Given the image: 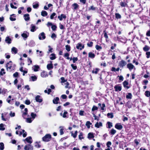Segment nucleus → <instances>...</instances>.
<instances>
[{
    "label": "nucleus",
    "mask_w": 150,
    "mask_h": 150,
    "mask_svg": "<svg viewBox=\"0 0 150 150\" xmlns=\"http://www.w3.org/2000/svg\"><path fill=\"white\" fill-rule=\"evenodd\" d=\"M15 66V65L13 64L11 61H10L6 65V70L8 71H11L14 69Z\"/></svg>",
    "instance_id": "nucleus-1"
},
{
    "label": "nucleus",
    "mask_w": 150,
    "mask_h": 150,
    "mask_svg": "<svg viewBox=\"0 0 150 150\" xmlns=\"http://www.w3.org/2000/svg\"><path fill=\"white\" fill-rule=\"evenodd\" d=\"M51 135L50 134H47L42 138V140L43 141L48 142L51 139Z\"/></svg>",
    "instance_id": "nucleus-2"
},
{
    "label": "nucleus",
    "mask_w": 150,
    "mask_h": 150,
    "mask_svg": "<svg viewBox=\"0 0 150 150\" xmlns=\"http://www.w3.org/2000/svg\"><path fill=\"white\" fill-rule=\"evenodd\" d=\"M126 62L125 61L122 60L119 62L118 66L120 68H123V67L126 65Z\"/></svg>",
    "instance_id": "nucleus-3"
},
{
    "label": "nucleus",
    "mask_w": 150,
    "mask_h": 150,
    "mask_svg": "<svg viewBox=\"0 0 150 150\" xmlns=\"http://www.w3.org/2000/svg\"><path fill=\"white\" fill-rule=\"evenodd\" d=\"M25 143L26 144V141L28 143L31 144L32 142V138L31 137H27L25 139L23 140Z\"/></svg>",
    "instance_id": "nucleus-4"
},
{
    "label": "nucleus",
    "mask_w": 150,
    "mask_h": 150,
    "mask_svg": "<svg viewBox=\"0 0 150 150\" xmlns=\"http://www.w3.org/2000/svg\"><path fill=\"white\" fill-rule=\"evenodd\" d=\"M24 149L25 150H33V147L30 144L26 145L24 147Z\"/></svg>",
    "instance_id": "nucleus-5"
},
{
    "label": "nucleus",
    "mask_w": 150,
    "mask_h": 150,
    "mask_svg": "<svg viewBox=\"0 0 150 150\" xmlns=\"http://www.w3.org/2000/svg\"><path fill=\"white\" fill-rule=\"evenodd\" d=\"M39 39L40 40H44L45 38V35L44 32H42L39 35Z\"/></svg>",
    "instance_id": "nucleus-6"
},
{
    "label": "nucleus",
    "mask_w": 150,
    "mask_h": 150,
    "mask_svg": "<svg viewBox=\"0 0 150 150\" xmlns=\"http://www.w3.org/2000/svg\"><path fill=\"white\" fill-rule=\"evenodd\" d=\"M76 48L78 49H80V50H82L84 48V45H82L81 43H78L76 46Z\"/></svg>",
    "instance_id": "nucleus-7"
},
{
    "label": "nucleus",
    "mask_w": 150,
    "mask_h": 150,
    "mask_svg": "<svg viewBox=\"0 0 150 150\" xmlns=\"http://www.w3.org/2000/svg\"><path fill=\"white\" fill-rule=\"evenodd\" d=\"M115 127L118 130H120L123 128V127L120 123H117L115 125Z\"/></svg>",
    "instance_id": "nucleus-8"
},
{
    "label": "nucleus",
    "mask_w": 150,
    "mask_h": 150,
    "mask_svg": "<svg viewBox=\"0 0 150 150\" xmlns=\"http://www.w3.org/2000/svg\"><path fill=\"white\" fill-rule=\"evenodd\" d=\"M127 68H128L130 71H131L134 68L135 69V67L134 65L131 63H129L127 64Z\"/></svg>",
    "instance_id": "nucleus-9"
},
{
    "label": "nucleus",
    "mask_w": 150,
    "mask_h": 150,
    "mask_svg": "<svg viewBox=\"0 0 150 150\" xmlns=\"http://www.w3.org/2000/svg\"><path fill=\"white\" fill-rule=\"evenodd\" d=\"M36 101L40 103L42 101V99L41 96L39 95H37L35 98Z\"/></svg>",
    "instance_id": "nucleus-10"
},
{
    "label": "nucleus",
    "mask_w": 150,
    "mask_h": 150,
    "mask_svg": "<svg viewBox=\"0 0 150 150\" xmlns=\"http://www.w3.org/2000/svg\"><path fill=\"white\" fill-rule=\"evenodd\" d=\"M40 76L42 78H46L48 76V75L47 72L43 71L41 73Z\"/></svg>",
    "instance_id": "nucleus-11"
},
{
    "label": "nucleus",
    "mask_w": 150,
    "mask_h": 150,
    "mask_svg": "<svg viewBox=\"0 0 150 150\" xmlns=\"http://www.w3.org/2000/svg\"><path fill=\"white\" fill-rule=\"evenodd\" d=\"M115 91H120L122 90L121 87L118 85H116L114 87Z\"/></svg>",
    "instance_id": "nucleus-12"
},
{
    "label": "nucleus",
    "mask_w": 150,
    "mask_h": 150,
    "mask_svg": "<svg viewBox=\"0 0 150 150\" xmlns=\"http://www.w3.org/2000/svg\"><path fill=\"white\" fill-rule=\"evenodd\" d=\"M50 62L51 63L48 64L47 66V68L48 70H50L51 69H52L53 67V65L52 64V62L51 61Z\"/></svg>",
    "instance_id": "nucleus-13"
},
{
    "label": "nucleus",
    "mask_w": 150,
    "mask_h": 150,
    "mask_svg": "<svg viewBox=\"0 0 150 150\" xmlns=\"http://www.w3.org/2000/svg\"><path fill=\"white\" fill-rule=\"evenodd\" d=\"M5 41L6 43L8 44H10L11 43V40L9 36H7L6 37Z\"/></svg>",
    "instance_id": "nucleus-14"
},
{
    "label": "nucleus",
    "mask_w": 150,
    "mask_h": 150,
    "mask_svg": "<svg viewBox=\"0 0 150 150\" xmlns=\"http://www.w3.org/2000/svg\"><path fill=\"white\" fill-rule=\"evenodd\" d=\"M58 18L60 21H62L63 18L65 19L66 18V16L65 15L61 14L60 16H58Z\"/></svg>",
    "instance_id": "nucleus-15"
},
{
    "label": "nucleus",
    "mask_w": 150,
    "mask_h": 150,
    "mask_svg": "<svg viewBox=\"0 0 150 150\" xmlns=\"http://www.w3.org/2000/svg\"><path fill=\"white\" fill-rule=\"evenodd\" d=\"M59 100V98L58 97L55 98L53 100V103L55 104H57Z\"/></svg>",
    "instance_id": "nucleus-16"
},
{
    "label": "nucleus",
    "mask_w": 150,
    "mask_h": 150,
    "mask_svg": "<svg viewBox=\"0 0 150 150\" xmlns=\"http://www.w3.org/2000/svg\"><path fill=\"white\" fill-rule=\"evenodd\" d=\"M24 19L25 21H28L29 20V15L28 14H25L24 16Z\"/></svg>",
    "instance_id": "nucleus-17"
},
{
    "label": "nucleus",
    "mask_w": 150,
    "mask_h": 150,
    "mask_svg": "<svg viewBox=\"0 0 150 150\" xmlns=\"http://www.w3.org/2000/svg\"><path fill=\"white\" fill-rule=\"evenodd\" d=\"M10 20L11 21H13L16 20L15 16L14 14H13L11 15L10 17Z\"/></svg>",
    "instance_id": "nucleus-18"
},
{
    "label": "nucleus",
    "mask_w": 150,
    "mask_h": 150,
    "mask_svg": "<svg viewBox=\"0 0 150 150\" xmlns=\"http://www.w3.org/2000/svg\"><path fill=\"white\" fill-rule=\"evenodd\" d=\"M36 27L33 24L31 25L30 31L32 32H34L36 30Z\"/></svg>",
    "instance_id": "nucleus-19"
},
{
    "label": "nucleus",
    "mask_w": 150,
    "mask_h": 150,
    "mask_svg": "<svg viewBox=\"0 0 150 150\" xmlns=\"http://www.w3.org/2000/svg\"><path fill=\"white\" fill-rule=\"evenodd\" d=\"M95 127L97 128H99L100 127L102 126V124L101 122H97L95 125Z\"/></svg>",
    "instance_id": "nucleus-20"
},
{
    "label": "nucleus",
    "mask_w": 150,
    "mask_h": 150,
    "mask_svg": "<svg viewBox=\"0 0 150 150\" xmlns=\"http://www.w3.org/2000/svg\"><path fill=\"white\" fill-rule=\"evenodd\" d=\"M11 52L13 53L16 54L17 52V49L14 47H13L11 49Z\"/></svg>",
    "instance_id": "nucleus-21"
},
{
    "label": "nucleus",
    "mask_w": 150,
    "mask_h": 150,
    "mask_svg": "<svg viewBox=\"0 0 150 150\" xmlns=\"http://www.w3.org/2000/svg\"><path fill=\"white\" fill-rule=\"evenodd\" d=\"M98 105L100 107L101 110H105L104 108L105 107V104L103 103L101 105V103H99L98 104Z\"/></svg>",
    "instance_id": "nucleus-22"
},
{
    "label": "nucleus",
    "mask_w": 150,
    "mask_h": 150,
    "mask_svg": "<svg viewBox=\"0 0 150 150\" xmlns=\"http://www.w3.org/2000/svg\"><path fill=\"white\" fill-rule=\"evenodd\" d=\"M88 57L91 58H93L95 57V55L93 53H92L91 52H89Z\"/></svg>",
    "instance_id": "nucleus-23"
},
{
    "label": "nucleus",
    "mask_w": 150,
    "mask_h": 150,
    "mask_svg": "<svg viewBox=\"0 0 150 150\" xmlns=\"http://www.w3.org/2000/svg\"><path fill=\"white\" fill-rule=\"evenodd\" d=\"M29 34L28 33H24L22 34L21 36L24 38H26L29 36Z\"/></svg>",
    "instance_id": "nucleus-24"
},
{
    "label": "nucleus",
    "mask_w": 150,
    "mask_h": 150,
    "mask_svg": "<svg viewBox=\"0 0 150 150\" xmlns=\"http://www.w3.org/2000/svg\"><path fill=\"white\" fill-rule=\"evenodd\" d=\"M48 14L47 12L45 11H42L41 12V15L43 17H45L47 16Z\"/></svg>",
    "instance_id": "nucleus-25"
},
{
    "label": "nucleus",
    "mask_w": 150,
    "mask_h": 150,
    "mask_svg": "<svg viewBox=\"0 0 150 150\" xmlns=\"http://www.w3.org/2000/svg\"><path fill=\"white\" fill-rule=\"evenodd\" d=\"M7 113H2L1 114V119L2 120L4 121H6L7 119L6 118H5L4 117L5 115H7Z\"/></svg>",
    "instance_id": "nucleus-26"
},
{
    "label": "nucleus",
    "mask_w": 150,
    "mask_h": 150,
    "mask_svg": "<svg viewBox=\"0 0 150 150\" xmlns=\"http://www.w3.org/2000/svg\"><path fill=\"white\" fill-rule=\"evenodd\" d=\"M56 56L55 54L54 53H52L51 54L50 57V59L51 60H53L56 59Z\"/></svg>",
    "instance_id": "nucleus-27"
},
{
    "label": "nucleus",
    "mask_w": 150,
    "mask_h": 150,
    "mask_svg": "<svg viewBox=\"0 0 150 150\" xmlns=\"http://www.w3.org/2000/svg\"><path fill=\"white\" fill-rule=\"evenodd\" d=\"M67 113V112L66 111H65L63 114H62V113H60V115L62 116L63 118H66L67 117L66 115Z\"/></svg>",
    "instance_id": "nucleus-28"
},
{
    "label": "nucleus",
    "mask_w": 150,
    "mask_h": 150,
    "mask_svg": "<svg viewBox=\"0 0 150 150\" xmlns=\"http://www.w3.org/2000/svg\"><path fill=\"white\" fill-rule=\"evenodd\" d=\"M72 7L74 9H77L79 7V5L76 3H74L72 5Z\"/></svg>",
    "instance_id": "nucleus-29"
},
{
    "label": "nucleus",
    "mask_w": 150,
    "mask_h": 150,
    "mask_svg": "<svg viewBox=\"0 0 150 150\" xmlns=\"http://www.w3.org/2000/svg\"><path fill=\"white\" fill-rule=\"evenodd\" d=\"M99 70V69L96 68L95 69H93V70L92 71V72L93 74H97Z\"/></svg>",
    "instance_id": "nucleus-30"
},
{
    "label": "nucleus",
    "mask_w": 150,
    "mask_h": 150,
    "mask_svg": "<svg viewBox=\"0 0 150 150\" xmlns=\"http://www.w3.org/2000/svg\"><path fill=\"white\" fill-rule=\"evenodd\" d=\"M33 120L31 117H28L26 119V122L27 123H31Z\"/></svg>",
    "instance_id": "nucleus-31"
},
{
    "label": "nucleus",
    "mask_w": 150,
    "mask_h": 150,
    "mask_svg": "<svg viewBox=\"0 0 150 150\" xmlns=\"http://www.w3.org/2000/svg\"><path fill=\"white\" fill-rule=\"evenodd\" d=\"M78 132L77 131H76L74 133L72 132H71V135L74 138L76 137L77 134Z\"/></svg>",
    "instance_id": "nucleus-32"
},
{
    "label": "nucleus",
    "mask_w": 150,
    "mask_h": 150,
    "mask_svg": "<svg viewBox=\"0 0 150 150\" xmlns=\"http://www.w3.org/2000/svg\"><path fill=\"white\" fill-rule=\"evenodd\" d=\"M128 83L126 81H125L123 82V85L124 87H126L127 88H129V87L128 86H127L128 85Z\"/></svg>",
    "instance_id": "nucleus-33"
},
{
    "label": "nucleus",
    "mask_w": 150,
    "mask_h": 150,
    "mask_svg": "<svg viewBox=\"0 0 150 150\" xmlns=\"http://www.w3.org/2000/svg\"><path fill=\"white\" fill-rule=\"evenodd\" d=\"M92 125V123L89 121L86 122V125L87 127L88 128H89L90 127V125Z\"/></svg>",
    "instance_id": "nucleus-34"
},
{
    "label": "nucleus",
    "mask_w": 150,
    "mask_h": 150,
    "mask_svg": "<svg viewBox=\"0 0 150 150\" xmlns=\"http://www.w3.org/2000/svg\"><path fill=\"white\" fill-rule=\"evenodd\" d=\"M5 125L2 123L0 124V130H4L5 129L4 127Z\"/></svg>",
    "instance_id": "nucleus-35"
},
{
    "label": "nucleus",
    "mask_w": 150,
    "mask_h": 150,
    "mask_svg": "<svg viewBox=\"0 0 150 150\" xmlns=\"http://www.w3.org/2000/svg\"><path fill=\"white\" fill-rule=\"evenodd\" d=\"M94 137L93 134L92 133H89L88 134V139H91Z\"/></svg>",
    "instance_id": "nucleus-36"
},
{
    "label": "nucleus",
    "mask_w": 150,
    "mask_h": 150,
    "mask_svg": "<svg viewBox=\"0 0 150 150\" xmlns=\"http://www.w3.org/2000/svg\"><path fill=\"white\" fill-rule=\"evenodd\" d=\"M39 68V67L38 65H35L34 66L33 69L35 71H38V69Z\"/></svg>",
    "instance_id": "nucleus-37"
},
{
    "label": "nucleus",
    "mask_w": 150,
    "mask_h": 150,
    "mask_svg": "<svg viewBox=\"0 0 150 150\" xmlns=\"http://www.w3.org/2000/svg\"><path fill=\"white\" fill-rule=\"evenodd\" d=\"M30 115L32 117L31 118L33 120L37 116L36 114L34 113L33 112H31L30 114Z\"/></svg>",
    "instance_id": "nucleus-38"
},
{
    "label": "nucleus",
    "mask_w": 150,
    "mask_h": 150,
    "mask_svg": "<svg viewBox=\"0 0 150 150\" xmlns=\"http://www.w3.org/2000/svg\"><path fill=\"white\" fill-rule=\"evenodd\" d=\"M48 47L49 48V49L47 53L48 54H49L50 53H52V52L53 48L51 47V46L50 45L48 46Z\"/></svg>",
    "instance_id": "nucleus-39"
},
{
    "label": "nucleus",
    "mask_w": 150,
    "mask_h": 150,
    "mask_svg": "<svg viewBox=\"0 0 150 150\" xmlns=\"http://www.w3.org/2000/svg\"><path fill=\"white\" fill-rule=\"evenodd\" d=\"M65 49L68 52H69L71 50V47L70 45H67L65 46Z\"/></svg>",
    "instance_id": "nucleus-40"
},
{
    "label": "nucleus",
    "mask_w": 150,
    "mask_h": 150,
    "mask_svg": "<svg viewBox=\"0 0 150 150\" xmlns=\"http://www.w3.org/2000/svg\"><path fill=\"white\" fill-rule=\"evenodd\" d=\"M69 54L68 53H66L64 54V57L65 58L66 57V59H70V58L69 57Z\"/></svg>",
    "instance_id": "nucleus-41"
},
{
    "label": "nucleus",
    "mask_w": 150,
    "mask_h": 150,
    "mask_svg": "<svg viewBox=\"0 0 150 150\" xmlns=\"http://www.w3.org/2000/svg\"><path fill=\"white\" fill-rule=\"evenodd\" d=\"M132 97V94L130 93H128L126 95V98L127 99H131Z\"/></svg>",
    "instance_id": "nucleus-42"
},
{
    "label": "nucleus",
    "mask_w": 150,
    "mask_h": 150,
    "mask_svg": "<svg viewBox=\"0 0 150 150\" xmlns=\"http://www.w3.org/2000/svg\"><path fill=\"white\" fill-rule=\"evenodd\" d=\"M4 148V145L3 143H0V149L3 150Z\"/></svg>",
    "instance_id": "nucleus-43"
},
{
    "label": "nucleus",
    "mask_w": 150,
    "mask_h": 150,
    "mask_svg": "<svg viewBox=\"0 0 150 150\" xmlns=\"http://www.w3.org/2000/svg\"><path fill=\"white\" fill-rule=\"evenodd\" d=\"M115 16L117 19H120L121 18V15L118 13H115Z\"/></svg>",
    "instance_id": "nucleus-44"
},
{
    "label": "nucleus",
    "mask_w": 150,
    "mask_h": 150,
    "mask_svg": "<svg viewBox=\"0 0 150 150\" xmlns=\"http://www.w3.org/2000/svg\"><path fill=\"white\" fill-rule=\"evenodd\" d=\"M7 90L6 89H4L0 91V94H2L3 95L5 94Z\"/></svg>",
    "instance_id": "nucleus-45"
},
{
    "label": "nucleus",
    "mask_w": 150,
    "mask_h": 150,
    "mask_svg": "<svg viewBox=\"0 0 150 150\" xmlns=\"http://www.w3.org/2000/svg\"><path fill=\"white\" fill-rule=\"evenodd\" d=\"M145 95L147 97L150 96V91H146L145 93Z\"/></svg>",
    "instance_id": "nucleus-46"
},
{
    "label": "nucleus",
    "mask_w": 150,
    "mask_h": 150,
    "mask_svg": "<svg viewBox=\"0 0 150 150\" xmlns=\"http://www.w3.org/2000/svg\"><path fill=\"white\" fill-rule=\"evenodd\" d=\"M6 73L4 71V69H2L1 71L0 72V75L2 76L4 74Z\"/></svg>",
    "instance_id": "nucleus-47"
},
{
    "label": "nucleus",
    "mask_w": 150,
    "mask_h": 150,
    "mask_svg": "<svg viewBox=\"0 0 150 150\" xmlns=\"http://www.w3.org/2000/svg\"><path fill=\"white\" fill-rule=\"evenodd\" d=\"M116 130L113 129L111 130L110 133L111 134L114 135L116 133Z\"/></svg>",
    "instance_id": "nucleus-48"
},
{
    "label": "nucleus",
    "mask_w": 150,
    "mask_h": 150,
    "mask_svg": "<svg viewBox=\"0 0 150 150\" xmlns=\"http://www.w3.org/2000/svg\"><path fill=\"white\" fill-rule=\"evenodd\" d=\"M143 50L144 51L146 52V51H148L149 50V48L147 46H145L143 48Z\"/></svg>",
    "instance_id": "nucleus-49"
},
{
    "label": "nucleus",
    "mask_w": 150,
    "mask_h": 150,
    "mask_svg": "<svg viewBox=\"0 0 150 150\" xmlns=\"http://www.w3.org/2000/svg\"><path fill=\"white\" fill-rule=\"evenodd\" d=\"M120 5L122 7H125L127 6V4L125 2H121L120 3Z\"/></svg>",
    "instance_id": "nucleus-50"
},
{
    "label": "nucleus",
    "mask_w": 150,
    "mask_h": 150,
    "mask_svg": "<svg viewBox=\"0 0 150 150\" xmlns=\"http://www.w3.org/2000/svg\"><path fill=\"white\" fill-rule=\"evenodd\" d=\"M107 124L108 125V127L109 128H110L112 126V123L110 122H108L107 123Z\"/></svg>",
    "instance_id": "nucleus-51"
},
{
    "label": "nucleus",
    "mask_w": 150,
    "mask_h": 150,
    "mask_svg": "<svg viewBox=\"0 0 150 150\" xmlns=\"http://www.w3.org/2000/svg\"><path fill=\"white\" fill-rule=\"evenodd\" d=\"M30 78L32 79V81H35L37 80V77L35 76H31Z\"/></svg>",
    "instance_id": "nucleus-52"
},
{
    "label": "nucleus",
    "mask_w": 150,
    "mask_h": 150,
    "mask_svg": "<svg viewBox=\"0 0 150 150\" xmlns=\"http://www.w3.org/2000/svg\"><path fill=\"white\" fill-rule=\"evenodd\" d=\"M107 115L108 117L111 118L113 117V115L112 113H108L107 114Z\"/></svg>",
    "instance_id": "nucleus-53"
},
{
    "label": "nucleus",
    "mask_w": 150,
    "mask_h": 150,
    "mask_svg": "<svg viewBox=\"0 0 150 150\" xmlns=\"http://www.w3.org/2000/svg\"><path fill=\"white\" fill-rule=\"evenodd\" d=\"M56 35L54 33H52L51 36V38L54 40H55V38H56Z\"/></svg>",
    "instance_id": "nucleus-54"
},
{
    "label": "nucleus",
    "mask_w": 150,
    "mask_h": 150,
    "mask_svg": "<svg viewBox=\"0 0 150 150\" xmlns=\"http://www.w3.org/2000/svg\"><path fill=\"white\" fill-rule=\"evenodd\" d=\"M15 113L14 112H13L12 111H11L9 113V115L11 117L15 116Z\"/></svg>",
    "instance_id": "nucleus-55"
},
{
    "label": "nucleus",
    "mask_w": 150,
    "mask_h": 150,
    "mask_svg": "<svg viewBox=\"0 0 150 150\" xmlns=\"http://www.w3.org/2000/svg\"><path fill=\"white\" fill-rule=\"evenodd\" d=\"M79 139L81 140L83 138V133L82 132H80V134L79 135Z\"/></svg>",
    "instance_id": "nucleus-56"
},
{
    "label": "nucleus",
    "mask_w": 150,
    "mask_h": 150,
    "mask_svg": "<svg viewBox=\"0 0 150 150\" xmlns=\"http://www.w3.org/2000/svg\"><path fill=\"white\" fill-rule=\"evenodd\" d=\"M95 48L97 50H100L102 49V47L100 46H99L98 45L96 46Z\"/></svg>",
    "instance_id": "nucleus-57"
},
{
    "label": "nucleus",
    "mask_w": 150,
    "mask_h": 150,
    "mask_svg": "<svg viewBox=\"0 0 150 150\" xmlns=\"http://www.w3.org/2000/svg\"><path fill=\"white\" fill-rule=\"evenodd\" d=\"M35 146L37 148H40L41 146L40 144H39L37 142H36L35 143Z\"/></svg>",
    "instance_id": "nucleus-58"
},
{
    "label": "nucleus",
    "mask_w": 150,
    "mask_h": 150,
    "mask_svg": "<svg viewBox=\"0 0 150 150\" xmlns=\"http://www.w3.org/2000/svg\"><path fill=\"white\" fill-rule=\"evenodd\" d=\"M39 6V4L38 3H37L33 5V7L34 8H36L38 7Z\"/></svg>",
    "instance_id": "nucleus-59"
},
{
    "label": "nucleus",
    "mask_w": 150,
    "mask_h": 150,
    "mask_svg": "<svg viewBox=\"0 0 150 150\" xmlns=\"http://www.w3.org/2000/svg\"><path fill=\"white\" fill-rule=\"evenodd\" d=\"M78 60V59L77 57H74L72 59L73 62L74 63L76 62Z\"/></svg>",
    "instance_id": "nucleus-60"
},
{
    "label": "nucleus",
    "mask_w": 150,
    "mask_h": 150,
    "mask_svg": "<svg viewBox=\"0 0 150 150\" xmlns=\"http://www.w3.org/2000/svg\"><path fill=\"white\" fill-rule=\"evenodd\" d=\"M146 57L147 58H149L150 57V52H146Z\"/></svg>",
    "instance_id": "nucleus-61"
},
{
    "label": "nucleus",
    "mask_w": 150,
    "mask_h": 150,
    "mask_svg": "<svg viewBox=\"0 0 150 150\" xmlns=\"http://www.w3.org/2000/svg\"><path fill=\"white\" fill-rule=\"evenodd\" d=\"M56 28L57 26L55 25H52L51 27V28L52 30H56Z\"/></svg>",
    "instance_id": "nucleus-62"
},
{
    "label": "nucleus",
    "mask_w": 150,
    "mask_h": 150,
    "mask_svg": "<svg viewBox=\"0 0 150 150\" xmlns=\"http://www.w3.org/2000/svg\"><path fill=\"white\" fill-rule=\"evenodd\" d=\"M93 44V42H91L90 43H88L87 44V45L88 47H91L92 46Z\"/></svg>",
    "instance_id": "nucleus-63"
},
{
    "label": "nucleus",
    "mask_w": 150,
    "mask_h": 150,
    "mask_svg": "<svg viewBox=\"0 0 150 150\" xmlns=\"http://www.w3.org/2000/svg\"><path fill=\"white\" fill-rule=\"evenodd\" d=\"M88 10H94L96 9V8L94 7L93 6H91L90 7L88 8Z\"/></svg>",
    "instance_id": "nucleus-64"
}]
</instances>
